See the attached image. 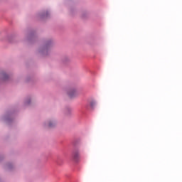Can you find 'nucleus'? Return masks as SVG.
Masks as SVG:
<instances>
[{"label": "nucleus", "mask_w": 182, "mask_h": 182, "mask_svg": "<svg viewBox=\"0 0 182 182\" xmlns=\"http://www.w3.org/2000/svg\"><path fill=\"white\" fill-rule=\"evenodd\" d=\"M31 103V101H27L26 104L29 105Z\"/></svg>", "instance_id": "nucleus-7"}, {"label": "nucleus", "mask_w": 182, "mask_h": 182, "mask_svg": "<svg viewBox=\"0 0 182 182\" xmlns=\"http://www.w3.org/2000/svg\"><path fill=\"white\" fill-rule=\"evenodd\" d=\"M6 77H8V76L6 75V74H4V79H6Z\"/></svg>", "instance_id": "nucleus-6"}, {"label": "nucleus", "mask_w": 182, "mask_h": 182, "mask_svg": "<svg viewBox=\"0 0 182 182\" xmlns=\"http://www.w3.org/2000/svg\"><path fill=\"white\" fill-rule=\"evenodd\" d=\"M77 94V91H75V90H70V91H68V96L72 98L73 97H74L75 95H76Z\"/></svg>", "instance_id": "nucleus-2"}, {"label": "nucleus", "mask_w": 182, "mask_h": 182, "mask_svg": "<svg viewBox=\"0 0 182 182\" xmlns=\"http://www.w3.org/2000/svg\"><path fill=\"white\" fill-rule=\"evenodd\" d=\"M54 46V43L53 41V40H48L47 41V51L48 49L52 48V47H53Z\"/></svg>", "instance_id": "nucleus-1"}, {"label": "nucleus", "mask_w": 182, "mask_h": 182, "mask_svg": "<svg viewBox=\"0 0 182 182\" xmlns=\"http://www.w3.org/2000/svg\"><path fill=\"white\" fill-rule=\"evenodd\" d=\"M55 127V124L54 122H48V128H53Z\"/></svg>", "instance_id": "nucleus-5"}, {"label": "nucleus", "mask_w": 182, "mask_h": 182, "mask_svg": "<svg viewBox=\"0 0 182 182\" xmlns=\"http://www.w3.org/2000/svg\"><path fill=\"white\" fill-rule=\"evenodd\" d=\"M90 105L91 107V108H95V105H96V101H90Z\"/></svg>", "instance_id": "nucleus-4"}, {"label": "nucleus", "mask_w": 182, "mask_h": 182, "mask_svg": "<svg viewBox=\"0 0 182 182\" xmlns=\"http://www.w3.org/2000/svg\"><path fill=\"white\" fill-rule=\"evenodd\" d=\"M73 156L75 161H77L80 158V154L77 151H75L73 153Z\"/></svg>", "instance_id": "nucleus-3"}]
</instances>
